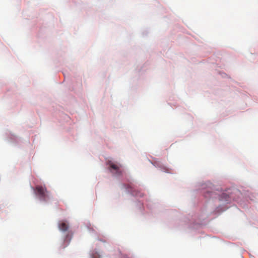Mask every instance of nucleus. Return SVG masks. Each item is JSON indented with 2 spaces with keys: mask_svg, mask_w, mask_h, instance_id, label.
<instances>
[{
  "mask_svg": "<svg viewBox=\"0 0 258 258\" xmlns=\"http://www.w3.org/2000/svg\"><path fill=\"white\" fill-rule=\"evenodd\" d=\"M108 164H109L110 168H111L112 169H113L114 170H116L117 171L119 170V169L120 168L119 165L115 164L111 161H109Z\"/></svg>",
  "mask_w": 258,
  "mask_h": 258,
  "instance_id": "nucleus-3",
  "label": "nucleus"
},
{
  "mask_svg": "<svg viewBox=\"0 0 258 258\" xmlns=\"http://www.w3.org/2000/svg\"><path fill=\"white\" fill-rule=\"evenodd\" d=\"M59 229L63 232L67 231L69 226L68 223L64 221H60L58 223Z\"/></svg>",
  "mask_w": 258,
  "mask_h": 258,
  "instance_id": "nucleus-2",
  "label": "nucleus"
},
{
  "mask_svg": "<svg viewBox=\"0 0 258 258\" xmlns=\"http://www.w3.org/2000/svg\"><path fill=\"white\" fill-rule=\"evenodd\" d=\"M72 238V234H70V232H68V234L66 235V238L64 239V241L67 243V244L62 245L61 246L62 248H64L68 244L69 242L70 241Z\"/></svg>",
  "mask_w": 258,
  "mask_h": 258,
  "instance_id": "nucleus-4",
  "label": "nucleus"
},
{
  "mask_svg": "<svg viewBox=\"0 0 258 258\" xmlns=\"http://www.w3.org/2000/svg\"><path fill=\"white\" fill-rule=\"evenodd\" d=\"M36 194L41 201H46L48 198V192L45 186L37 185L35 187Z\"/></svg>",
  "mask_w": 258,
  "mask_h": 258,
  "instance_id": "nucleus-1",
  "label": "nucleus"
}]
</instances>
